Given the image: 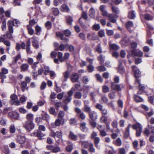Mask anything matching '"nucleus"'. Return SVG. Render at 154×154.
Segmentation results:
<instances>
[{"instance_id": "f257e3e1", "label": "nucleus", "mask_w": 154, "mask_h": 154, "mask_svg": "<svg viewBox=\"0 0 154 154\" xmlns=\"http://www.w3.org/2000/svg\"><path fill=\"white\" fill-rule=\"evenodd\" d=\"M19 22L17 21L16 20H14L13 21L9 20L7 23L8 32H7L5 35L7 38L10 39L13 38L12 33L14 32V29L13 26H18Z\"/></svg>"}, {"instance_id": "f03ea898", "label": "nucleus", "mask_w": 154, "mask_h": 154, "mask_svg": "<svg viewBox=\"0 0 154 154\" xmlns=\"http://www.w3.org/2000/svg\"><path fill=\"white\" fill-rule=\"evenodd\" d=\"M132 127V128L135 130L138 129L142 127V126L139 123H137L133 125L132 126L131 124H129L125 129V131L124 134V137H128L130 134V128Z\"/></svg>"}, {"instance_id": "7ed1b4c3", "label": "nucleus", "mask_w": 154, "mask_h": 154, "mask_svg": "<svg viewBox=\"0 0 154 154\" xmlns=\"http://www.w3.org/2000/svg\"><path fill=\"white\" fill-rule=\"evenodd\" d=\"M35 125L31 121H26L23 124V127L28 131H30L34 128Z\"/></svg>"}, {"instance_id": "20e7f679", "label": "nucleus", "mask_w": 154, "mask_h": 154, "mask_svg": "<svg viewBox=\"0 0 154 154\" xmlns=\"http://www.w3.org/2000/svg\"><path fill=\"white\" fill-rule=\"evenodd\" d=\"M125 85L123 84H117L115 82H111L110 87L112 90L120 91L125 87Z\"/></svg>"}, {"instance_id": "39448f33", "label": "nucleus", "mask_w": 154, "mask_h": 154, "mask_svg": "<svg viewBox=\"0 0 154 154\" xmlns=\"http://www.w3.org/2000/svg\"><path fill=\"white\" fill-rule=\"evenodd\" d=\"M45 134L41 131L37 130V131H34L31 134L32 136L36 137L39 140H42L43 137L45 136Z\"/></svg>"}, {"instance_id": "423d86ee", "label": "nucleus", "mask_w": 154, "mask_h": 154, "mask_svg": "<svg viewBox=\"0 0 154 154\" xmlns=\"http://www.w3.org/2000/svg\"><path fill=\"white\" fill-rule=\"evenodd\" d=\"M151 132L154 134V126L152 125H148V128H146L143 132L145 135L148 137Z\"/></svg>"}, {"instance_id": "0eeeda50", "label": "nucleus", "mask_w": 154, "mask_h": 154, "mask_svg": "<svg viewBox=\"0 0 154 154\" xmlns=\"http://www.w3.org/2000/svg\"><path fill=\"white\" fill-rule=\"evenodd\" d=\"M49 136L54 138L57 137L58 138H60L62 137L61 131H57L56 132H54L53 130H51L50 131Z\"/></svg>"}, {"instance_id": "6e6552de", "label": "nucleus", "mask_w": 154, "mask_h": 154, "mask_svg": "<svg viewBox=\"0 0 154 154\" xmlns=\"http://www.w3.org/2000/svg\"><path fill=\"white\" fill-rule=\"evenodd\" d=\"M46 148L48 150H51L54 153L58 152L60 150V147L57 145H48L46 146Z\"/></svg>"}, {"instance_id": "1a4fd4ad", "label": "nucleus", "mask_w": 154, "mask_h": 154, "mask_svg": "<svg viewBox=\"0 0 154 154\" xmlns=\"http://www.w3.org/2000/svg\"><path fill=\"white\" fill-rule=\"evenodd\" d=\"M75 111L77 113L78 117L82 120H84L86 118V115L85 113L82 112L80 109L79 108H75Z\"/></svg>"}, {"instance_id": "9d476101", "label": "nucleus", "mask_w": 154, "mask_h": 154, "mask_svg": "<svg viewBox=\"0 0 154 154\" xmlns=\"http://www.w3.org/2000/svg\"><path fill=\"white\" fill-rule=\"evenodd\" d=\"M95 107L101 112L102 115H107L108 112L107 109L103 108L102 105L100 104H97L95 106Z\"/></svg>"}, {"instance_id": "9b49d317", "label": "nucleus", "mask_w": 154, "mask_h": 154, "mask_svg": "<svg viewBox=\"0 0 154 154\" xmlns=\"http://www.w3.org/2000/svg\"><path fill=\"white\" fill-rule=\"evenodd\" d=\"M106 17L109 18L108 20L112 23H115L116 21V19L118 16L116 14H108L107 16Z\"/></svg>"}, {"instance_id": "f8f14e48", "label": "nucleus", "mask_w": 154, "mask_h": 154, "mask_svg": "<svg viewBox=\"0 0 154 154\" xmlns=\"http://www.w3.org/2000/svg\"><path fill=\"white\" fill-rule=\"evenodd\" d=\"M79 77L78 73H73L70 77V79L72 82H78L79 81Z\"/></svg>"}, {"instance_id": "ddd939ff", "label": "nucleus", "mask_w": 154, "mask_h": 154, "mask_svg": "<svg viewBox=\"0 0 154 154\" xmlns=\"http://www.w3.org/2000/svg\"><path fill=\"white\" fill-rule=\"evenodd\" d=\"M26 97L24 96H23L20 98V101L18 100L15 101L13 103V104L16 106L19 105H20V103H23L26 101Z\"/></svg>"}, {"instance_id": "4468645a", "label": "nucleus", "mask_w": 154, "mask_h": 154, "mask_svg": "<svg viewBox=\"0 0 154 154\" xmlns=\"http://www.w3.org/2000/svg\"><path fill=\"white\" fill-rule=\"evenodd\" d=\"M8 70L4 68L2 69L1 72H0V79H5L6 76L5 75L8 73Z\"/></svg>"}, {"instance_id": "2eb2a0df", "label": "nucleus", "mask_w": 154, "mask_h": 154, "mask_svg": "<svg viewBox=\"0 0 154 154\" xmlns=\"http://www.w3.org/2000/svg\"><path fill=\"white\" fill-rule=\"evenodd\" d=\"M90 118L93 121L96 120L97 119L98 116L96 112L94 111H91L89 113Z\"/></svg>"}, {"instance_id": "dca6fc26", "label": "nucleus", "mask_w": 154, "mask_h": 154, "mask_svg": "<svg viewBox=\"0 0 154 154\" xmlns=\"http://www.w3.org/2000/svg\"><path fill=\"white\" fill-rule=\"evenodd\" d=\"M26 46V45L24 42H22L21 44L17 43L16 44L15 48L17 51H20L21 48L23 49H25Z\"/></svg>"}, {"instance_id": "f3484780", "label": "nucleus", "mask_w": 154, "mask_h": 154, "mask_svg": "<svg viewBox=\"0 0 154 154\" xmlns=\"http://www.w3.org/2000/svg\"><path fill=\"white\" fill-rule=\"evenodd\" d=\"M105 8L104 5H101L100 7V10L101 12V14L103 17H106L109 14L106 10Z\"/></svg>"}, {"instance_id": "a211bd4d", "label": "nucleus", "mask_w": 154, "mask_h": 154, "mask_svg": "<svg viewBox=\"0 0 154 154\" xmlns=\"http://www.w3.org/2000/svg\"><path fill=\"white\" fill-rule=\"evenodd\" d=\"M8 116L14 119H18L19 117V114L15 111H12L9 112L8 113Z\"/></svg>"}, {"instance_id": "6ab92c4d", "label": "nucleus", "mask_w": 154, "mask_h": 154, "mask_svg": "<svg viewBox=\"0 0 154 154\" xmlns=\"http://www.w3.org/2000/svg\"><path fill=\"white\" fill-rule=\"evenodd\" d=\"M132 71L134 73L135 76L137 78L140 77L141 75L139 70L137 68V67L135 66H132Z\"/></svg>"}, {"instance_id": "aec40b11", "label": "nucleus", "mask_w": 154, "mask_h": 154, "mask_svg": "<svg viewBox=\"0 0 154 154\" xmlns=\"http://www.w3.org/2000/svg\"><path fill=\"white\" fill-rule=\"evenodd\" d=\"M131 52L132 55L137 57H141L143 55V53L141 51H137L135 49L131 50Z\"/></svg>"}, {"instance_id": "412c9836", "label": "nucleus", "mask_w": 154, "mask_h": 154, "mask_svg": "<svg viewBox=\"0 0 154 154\" xmlns=\"http://www.w3.org/2000/svg\"><path fill=\"white\" fill-rule=\"evenodd\" d=\"M26 141V138L24 136H18L16 139L17 142L21 144L24 143Z\"/></svg>"}, {"instance_id": "4be33fe9", "label": "nucleus", "mask_w": 154, "mask_h": 154, "mask_svg": "<svg viewBox=\"0 0 154 154\" xmlns=\"http://www.w3.org/2000/svg\"><path fill=\"white\" fill-rule=\"evenodd\" d=\"M32 43L33 46L35 48L37 49L39 48L38 42L37 40V38L35 36H34L32 38Z\"/></svg>"}, {"instance_id": "5701e85b", "label": "nucleus", "mask_w": 154, "mask_h": 154, "mask_svg": "<svg viewBox=\"0 0 154 154\" xmlns=\"http://www.w3.org/2000/svg\"><path fill=\"white\" fill-rule=\"evenodd\" d=\"M87 38L90 40H94L97 39V37L94 33H88Z\"/></svg>"}, {"instance_id": "b1692460", "label": "nucleus", "mask_w": 154, "mask_h": 154, "mask_svg": "<svg viewBox=\"0 0 154 154\" xmlns=\"http://www.w3.org/2000/svg\"><path fill=\"white\" fill-rule=\"evenodd\" d=\"M30 38H29L26 42V51L27 54H30L32 51L30 50Z\"/></svg>"}, {"instance_id": "393cba45", "label": "nucleus", "mask_w": 154, "mask_h": 154, "mask_svg": "<svg viewBox=\"0 0 154 154\" xmlns=\"http://www.w3.org/2000/svg\"><path fill=\"white\" fill-rule=\"evenodd\" d=\"M56 35L57 36L60 37L61 40H63L64 42H67L69 40L68 38L64 37L63 34L61 32H57Z\"/></svg>"}, {"instance_id": "a878e982", "label": "nucleus", "mask_w": 154, "mask_h": 154, "mask_svg": "<svg viewBox=\"0 0 154 154\" xmlns=\"http://www.w3.org/2000/svg\"><path fill=\"white\" fill-rule=\"evenodd\" d=\"M62 119H60L59 118L58 119L56 120L54 124L52 123L51 125V126L53 128H55V126H59L61 122Z\"/></svg>"}, {"instance_id": "bb28decb", "label": "nucleus", "mask_w": 154, "mask_h": 154, "mask_svg": "<svg viewBox=\"0 0 154 154\" xmlns=\"http://www.w3.org/2000/svg\"><path fill=\"white\" fill-rule=\"evenodd\" d=\"M61 11L63 12H68L69 10L68 6L65 4H63L60 8Z\"/></svg>"}, {"instance_id": "cd10ccee", "label": "nucleus", "mask_w": 154, "mask_h": 154, "mask_svg": "<svg viewBox=\"0 0 154 154\" xmlns=\"http://www.w3.org/2000/svg\"><path fill=\"white\" fill-rule=\"evenodd\" d=\"M111 8L112 12L113 13L116 14H119L120 12L119 10V8L116 6L113 5L112 4H111Z\"/></svg>"}, {"instance_id": "c85d7f7f", "label": "nucleus", "mask_w": 154, "mask_h": 154, "mask_svg": "<svg viewBox=\"0 0 154 154\" xmlns=\"http://www.w3.org/2000/svg\"><path fill=\"white\" fill-rule=\"evenodd\" d=\"M108 116L107 115H102L100 118V121L102 123H103L105 124L107 123L108 118Z\"/></svg>"}, {"instance_id": "c756f323", "label": "nucleus", "mask_w": 154, "mask_h": 154, "mask_svg": "<svg viewBox=\"0 0 154 154\" xmlns=\"http://www.w3.org/2000/svg\"><path fill=\"white\" fill-rule=\"evenodd\" d=\"M69 137L70 139L74 141H76L77 139V136L71 131L69 133Z\"/></svg>"}, {"instance_id": "7c9ffc66", "label": "nucleus", "mask_w": 154, "mask_h": 154, "mask_svg": "<svg viewBox=\"0 0 154 154\" xmlns=\"http://www.w3.org/2000/svg\"><path fill=\"white\" fill-rule=\"evenodd\" d=\"M135 14L134 11H131L128 12V17L130 19H134L135 17Z\"/></svg>"}, {"instance_id": "2f4dec72", "label": "nucleus", "mask_w": 154, "mask_h": 154, "mask_svg": "<svg viewBox=\"0 0 154 154\" xmlns=\"http://www.w3.org/2000/svg\"><path fill=\"white\" fill-rule=\"evenodd\" d=\"M27 86V84L25 82L23 81L21 82L20 87L22 91H24L26 89L27 90L28 89V88Z\"/></svg>"}, {"instance_id": "473e14b6", "label": "nucleus", "mask_w": 154, "mask_h": 154, "mask_svg": "<svg viewBox=\"0 0 154 154\" xmlns=\"http://www.w3.org/2000/svg\"><path fill=\"white\" fill-rule=\"evenodd\" d=\"M71 99L72 97L66 95L64 96L63 100L65 104H67L70 102Z\"/></svg>"}, {"instance_id": "72a5a7b5", "label": "nucleus", "mask_w": 154, "mask_h": 154, "mask_svg": "<svg viewBox=\"0 0 154 154\" xmlns=\"http://www.w3.org/2000/svg\"><path fill=\"white\" fill-rule=\"evenodd\" d=\"M113 143L117 146H120L122 144V141L120 138H118L116 140L114 141Z\"/></svg>"}, {"instance_id": "f704fd0d", "label": "nucleus", "mask_w": 154, "mask_h": 154, "mask_svg": "<svg viewBox=\"0 0 154 154\" xmlns=\"http://www.w3.org/2000/svg\"><path fill=\"white\" fill-rule=\"evenodd\" d=\"M29 66L27 63H24L20 66V69L23 71H26L28 70Z\"/></svg>"}, {"instance_id": "c9c22d12", "label": "nucleus", "mask_w": 154, "mask_h": 154, "mask_svg": "<svg viewBox=\"0 0 154 154\" xmlns=\"http://www.w3.org/2000/svg\"><path fill=\"white\" fill-rule=\"evenodd\" d=\"M27 29L28 34L30 35H32L34 33V31L32 28L29 25L27 26Z\"/></svg>"}, {"instance_id": "e433bc0d", "label": "nucleus", "mask_w": 154, "mask_h": 154, "mask_svg": "<svg viewBox=\"0 0 154 154\" xmlns=\"http://www.w3.org/2000/svg\"><path fill=\"white\" fill-rule=\"evenodd\" d=\"M10 98L11 100L10 102L12 104H14L13 103L15 101H16V100L17 99V96L15 94H12L11 95Z\"/></svg>"}, {"instance_id": "4c0bfd02", "label": "nucleus", "mask_w": 154, "mask_h": 154, "mask_svg": "<svg viewBox=\"0 0 154 154\" xmlns=\"http://www.w3.org/2000/svg\"><path fill=\"white\" fill-rule=\"evenodd\" d=\"M95 11L93 8L90 9L89 11V15L91 18H95Z\"/></svg>"}, {"instance_id": "58836bf2", "label": "nucleus", "mask_w": 154, "mask_h": 154, "mask_svg": "<svg viewBox=\"0 0 154 154\" xmlns=\"http://www.w3.org/2000/svg\"><path fill=\"white\" fill-rule=\"evenodd\" d=\"M82 110L84 112L88 113L91 111V107L89 106H84Z\"/></svg>"}, {"instance_id": "ea45409f", "label": "nucleus", "mask_w": 154, "mask_h": 154, "mask_svg": "<svg viewBox=\"0 0 154 154\" xmlns=\"http://www.w3.org/2000/svg\"><path fill=\"white\" fill-rule=\"evenodd\" d=\"M63 75L64 78V81H66L69 78L70 75V73L69 71H66L63 73Z\"/></svg>"}, {"instance_id": "a19ab883", "label": "nucleus", "mask_w": 154, "mask_h": 154, "mask_svg": "<svg viewBox=\"0 0 154 154\" xmlns=\"http://www.w3.org/2000/svg\"><path fill=\"white\" fill-rule=\"evenodd\" d=\"M57 55L58 57V59L61 62L64 61V59L62 58L63 53L60 52H58L57 53Z\"/></svg>"}, {"instance_id": "79ce46f5", "label": "nucleus", "mask_w": 154, "mask_h": 154, "mask_svg": "<svg viewBox=\"0 0 154 154\" xmlns=\"http://www.w3.org/2000/svg\"><path fill=\"white\" fill-rule=\"evenodd\" d=\"M94 140L95 146L97 148H99L98 144L100 142V138L98 137H95V139H94Z\"/></svg>"}, {"instance_id": "37998d69", "label": "nucleus", "mask_w": 154, "mask_h": 154, "mask_svg": "<svg viewBox=\"0 0 154 154\" xmlns=\"http://www.w3.org/2000/svg\"><path fill=\"white\" fill-rule=\"evenodd\" d=\"M51 11L55 16H57L59 13V10L58 8H53L51 9Z\"/></svg>"}, {"instance_id": "c03bdc74", "label": "nucleus", "mask_w": 154, "mask_h": 154, "mask_svg": "<svg viewBox=\"0 0 154 154\" xmlns=\"http://www.w3.org/2000/svg\"><path fill=\"white\" fill-rule=\"evenodd\" d=\"M35 31L36 34L38 35L40 34V32L41 31L42 28L41 27L38 25H37L35 27Z\"/></svg>"}, {"instance_id": "a18cd8bd", "label": "nucleus", "mask_w": 154, "mask_h": 154, "mask_svg": "<svg viewBox=\"0 0 154 154\" xmlns=\"http://www.w3.org/2000/svg\"><path fill=\"white\" fill-rule=\"evenodd\" d=\"M104 56L102 54L99 56L97 57V60L100 62V64L103 63L104 62Z\"/></svg>"}, {"instance_id": "49530a36", "label": "nucleus", "mask_w": 154, "mask_h": 154, "mask_svg": "<svg viewBox=\"0 0 154 154\" xmlns=\"http://www.w3.org/2000/svg\"><path fill=\"white\" fill-rule=\"evenodd\" d=\"M88 151L91 153H94L95 152V149L93 143H91L90 145L89 146Z\"/></svg>"}, {"instance_id": "de8ad7c7", "label": "nucleus", "mask_w": 154, "mask_h": 154, "mask_svg": "<svg viewBox=\"0 0 154 154\" xmlns=\"http://www.w3.org/2000/svg\"><path fill=\"white\" fill-rule=\"evenodd\" d=\"M125 26L127 28L129 29L130 28L134 26V24L132 21H129L126 23Z\"/></svg>"}, {"instance_id": "09e8293b", "label": "nucleus", "mask_w": 154, "mask_h": 154, "mask_svg": "<svg viewBox=\"0 0 154 154\" xmlns=\"http://www.w3.org/2000/svg\"><path fill=\"white\" fill-rule=\"evenodd\" d=\"M136 82L138 84H139V90L143 91L145 89V86L142 85L140 83V81L139 80L137 79L136 80Z\"/></svg>"}, {"instance_id": "8fccbe9b", "label": "nucleus", "mask_w": 154, "mask_h": 154, "mask_svg": "<svg viewBox=\"0 0 154 154\" xmlns=\"http://www.w3.org/2000/svg\"><path fill=\"white\" fill-rule=\"evenodd\" d=\"M95 50L98 53L101 54L102 52L101 45L100 44H98L95 47Z\"/></svg>"}, {"instance_id": "3c124183", "label": "nucleus", "mask_w": 154, "mask_h": 154, "mask_svg": "<svg viewBox=\"0 0 154 154\" xmlns=\"http://www.w3.org/2000/svg\"><path fill=\"white\" fill-rule=\"evenodd\" d=\"M109 46L113 50H117L119 48L118 46L115 44H109Z\"/></svg>"}, {"instance_id": "603ef678", "label": "nucleus", "mask_w": 154, "mask_h": 154, "mask_svg": "<svg viewBox=\"0 0 154 154\" xmlns=\"http://www.w3.org/2000/svg\"><path fill=\"white\" fill-rule=\"evenodd\" d=\"M144 18L146 20H152L153 19V17L150 14H144Z\"/></svg>"}, {"instance_id": "864d4df0", "label": "nucleus", "mask_w": 154, "mask_h": 154, "mask_svg": "<svg viewBox=\"0 0 154 154\" xmlns=\"http://www.w3.org/2000/svg\"><path fill=\"white\" fill-rule=\"evenodd\" d=\"M65 48V46L64 45L62 44L60 45L57 48H55V50L56 51H63Z\"/></svg>"}, {"instance_id": "5fc2aeb1", "label": "nucleus", "mask_w": 154, "mask_h": 154, "mask_svg": "<svg viewBox=\"0 0 154 154\" xmlns=\"http://www.w3.org/2000/svg\"><path fill=\"white\" fill-rule=\"evenodd\" d=\"M82 95V93L81 92L77 91L74 94V96L76 98L80 99L81 98Z\"/></svg>"}, {"instance_id": "6e6d98bb", "label": "nucleus", "mask_w": 154, "mask_h": 154, "mask_svg": "<svg viewBox=\"0 0 154 154\" xmlns=\"http://www.w3.org/2000/svg\"><path fill=\"white\" fill-rule=\"evenodd\" d=\"M91 143L87 141H83L82 142V144L84 146V148H87L90 145Z\"/></svg>"}, {"instance_id": "4d7b16f0", "label": "nucleus", "mask_w": 154, "mask_h": 154, "mask_svg": "<svg viewBox=\"0 0 154 154\" xmlns=\"http://www.w3.org/2000/svg\"><path fill=\"white\" fill-rule=\"evenodd\" d=\"M27 121H32L33 119V115L31 113L28 114L26 116Z\"/></svg>"}, {"instance_id": "13d9d810", "label": "nucleus", "mask_w": 154, "mask_h": 154, "mask_svg": "<svg viewBox=\"0 0 154 154\" xmlns=\"http://www.w3.org/2000/svg\"><path fill=\"white\" fill-rule=\"evenodd\" d=\"M21 57L20 53H19L14 58V60H13V62L16 63L18 60L20 59Z\"/></svg>"}, {"instance_id": "bf43d9fd", "label": "nucleus", "mask_w": 154, "mask_h": 154, "mask_svg": "<svg viewBox=\"0 0 154 154\" xmlns=\"http://www.w3.org/2000/svg\"><path fill=\"white\" fill-rule=\"evenodd\" d=\"M134 98L135 101L137 102H142L143 101V99L138 95H135Z\"/></svg>"}, {"instance_id": "052dcab7", "label": "nucleus", "mask_w": 154, "mask_h": 154, "mask_svg": "<svg viewBox=\"0 0 154 154\" xmlns=\"http://www.w3.org/2000/svg\"><path fill=\"white\" fill-rule=\"evenodd\" d=\"M82 80L83 83L86 84L88 82L89 79L88 76H84L82 77Z\"/></svg>"}, {"instance_id": "680f3d73", "label": "nucleus", "mask_w": 154, "mask_h": 154, "mask_svg": "<svg viewBox=\"0 0 154 154\" xmlns=\"http://www.w3.org/2000/svg\"><path fill=\"white\" fill-rule=\"evenodd\" d=\"M66 22L68 24L71 25L73 21L72 18L70 16H68L66 18Z\"/></svg>"}, {"instance_id": "e2e57ef3", "label": "nucleus", "mask_w": 154, "mask_h": 154, "mask_svg": "<svg viewBox=\"0 0 154 154\" xmlns=\"http://www.w3.org/2000/svg\"><path fill=\"white\" fill-rule=\"evenodd\" d=\"M118 71L121 74H123L124 72L125 69L122 66L119 65Z\"/></svg>"}, {"instance_id": "0e129e2a", "label": "nucleus", "mask_w": 154, "mask_h": 154, "mask_svg": "<svg viewBox=\"0 0 154 154\" xmlns=\"http://www.w3.org/2000/svg\"><path fill=\"white\" fill-rule=\"evenodd\" d=\"M42 119L48 121L50 119V116L48 114L45 113L42 116Z\"/></svg>"}, {"instance_id": "69168bd1", "label": "nucleus", "mask_w": 154, "mask_h": 154, "mask_svg": "<svg viewBox=\"0 0 154 154\" xmlns=\"http://www.w3.org/2000/svg\"><path fill=\"white\" fill-rule=\"evenodd\" d=\"M118 154H126L125 149L124 148H119L118 149Z\"/></svg>"}, {"instance_id": "338daca9", "label": "nucleus", "mask_w": 154, "mask_h": 154, "mask_svg": "<svg viewBox=\"0 0 154 154\" xmlns=\"http://www.w3.org/2000/svg\"><path fill=\"white\" fill-rule=\"evenodd\" d=\"M49 111L50 113L56 116L57 114V112H55L54 108L53 107H51L49 110Z\"/></svg>"}, {"instance_id": "774afa93", "label": "nucleus", "mask_w": 154, "mask_h": 154, "mask_svg": "<svg viewBox=\"0 0 154 154\" xmlns=\"http://www.w3.org/2000/svg\"><path fill=\"white\" fill-rule=\"evenodd\" d=\"M112 126L114 128H117L118 127V122L116 120H113L111 123Z\"/></svg>"}]
</instances>
